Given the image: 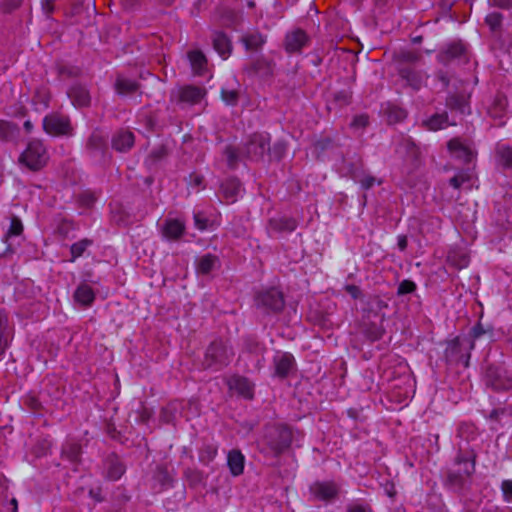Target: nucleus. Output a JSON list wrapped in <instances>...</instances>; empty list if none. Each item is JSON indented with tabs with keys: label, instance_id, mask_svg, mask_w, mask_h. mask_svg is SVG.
<instances>
[{
	"label": "nucleus",
	"instance_id": "obj_1",
	"mask_svg": "<svg viewBox=\"0 0 512 512\" xmlns=\"http://www.w3.org/2000/svg\"><path fill=\"white\" fill-rule=\"evenodd\" d=\"M292 443V430L286 425L265 427L264 435L259 441L260 451L274 457L280 456Z\"/></svg>",
	"mask_w": 512,
	"mask_h": 512
},
{
	"label": "nucleus",
	"instance_id": "obj_2",
	"mask_svg": "<svg viewBox=\"0 0 512 512\" xmlns=\"http://www.w3.org/2000/svg\"><path fill=\"white\" fill-rule=\"evenodd\" d=\"M233 356L232 349L224 341L216 340L206 349L202 366L204 369L220 370L231 362Z\"/></svg>",
	"mask_w": 512,
	"mask_h": 512
},
{
	"label": "nucleus",
	"instance_id": "obj_3",
	"mask_svg": "<svg viewBox=\"0 0 512 512\" xmlns=\"http://www.w3.org/2000/svg\"><path fill=\"white\" fill-rule=\"evenodd\" d=\"M48 161L46 147L38 139L31 140L19 157V162L32 171H39Z\"/></svg>",
	"mask_w": 512,
	"mask_h": 512
},
{
	"label": "nucleus",
	"instance_id": "obj_4",
	"mask_svg": "<svg viewBox=\"0 0 512 512\" xmlns=\"http://www.w3.org/2000/svg\"><path fill=\"white\" fill-rule=\"evenodd\" d=\"M455 464L459 466V469L449 471L447 481L456 488H463L466 480L475 471V455L473 453H459L455 458Z\"/></svg>",
	"mask_w": 512,
	"mask_h": 512
},
{
	"label": "nucleus",
	"instance_id": "obj_5",
	"mask_svg": "<svg viewBox=\"0 0 512 512\" xmlns=\"http://www.w3.org/2000/svg\"><path fill=\"white\" fill-rule=\"evenodd\" d=\"M485 383L496 392L507 391L512 388V375L504 366L491 364L485 372Z\"/></svg>",
	"mask_w": 512,
	"mask_h": 512
},
{
	"label": "nucleus",
	"instance_id": "obj_6",
	"mask_svg": "<svg viewBox=\"0 0 512 512\" xmlns=\"http://www.w3.org/2000/svg\"><path fill=\"white\" fill-rule=\"evenodd\" d=\"M270 150V137L268 134L254 133L249 136L242 148V155L252 161H259Z\"/></svg>",
	"mask_w": 512,
	"mask_h": 512
},
{
	"label": "nucleus",
	"instance_id": "obj_7",
	"mask_svg": "<svg viewBox=\"0 0 512 512\" xmlns=\"http://www.w3.org/2000/svg\"><path fill=\"white\" fill-rule=\"evenodd\" d=\"M255 305L265 312L278 313L284 308V295L277 288L262 290L256 294Z\"/></svg>",
	"mask_w": 512,
	"mask_h": 512
},
{
	"label": "nucleus",
	"instance_id": "obj_8",
	"mask_svg": "<svg viewBox=\"0 0 512 512\" xmlns=\"http://www.w3.org/2000/svg\"><path fill=\"white\" fill-rule=\"evenodd\" d=\"M312 496L326 503L334 502L340 493V486L334 481H317L310 486Z\"/></svg>",
	"mask_w": 512,
	"mask_h": 512
},
{
	"label": "nucleus",
	"instance_id": "obj_9",
	"mask_svg": "<svg viewBox=\"0 0 512 512\" xmlns=\"http://www.w3.org/2000/svg\"><path fill=\"white\" fill-rule=\"evenodd\" d=\"M126 471V466L120 457L114 453L103 460V476L110 481L119 480Z\"/></svg>",
	"mask_w": 512,
	"mask_h": 512
},
{
	"label": "nucleus",
	"instance_id": "obj_10",
	"mask_svg": "<svg viewBox=\"0 0 512 512\" xmlns=\"http://www.w3.org/2000/svg\"><path fill=\"white\" fill-rule=\"evenodd\" d=\"M43 129L53 136L67 134L70 130L69 120L59 114L47 115L43 119Z\"/></svg>",
	"mask_w": 512,
	"mask_h": 512
},
{
	"label": "nucleus",
	"instance_id": "obj_11",
	"mask_svg": "<svg viewBox=\"0 0 512 512\" xmlns=\"http://www.w3.org/2000/svg\"><path fill=\"white\" fill-rule=\"evenodd\" d=\"M310 45V37L302 29H296L287 33L285 37V50L288 53H300Z\"/></svg>",
	"mask_w": 512,
	"mask_h": 512
},
{
	"label": "nucleus",
	"instance_id": "obj_12",
	"mask_svg": "<svg viewBox=\"0 0 512 512\" xmlns=\"http://www.w3.org/2000/svg\"><path fill=\"white\" fill-rule=\"evenodd\" d=\"M173 476L166 464H159L151 479V489L155 493H160L163 490L172 486Z\"/></svg>",
	"mask_w": 512,
	"mask_h": 512
},
{
	"label": "nucleus",
	"instance_id": "obj_13",
	"mask_svg": "<svg viewBox=\"0 0 512 512\" xmlns=\"http://www.w3.org/2000/svg\"><path fill=\"white\" fill-rule=\"evenodd\" d=\"M297 221L292 217L271 218L267 225V231L270 236L279 233H291L297 228Z\"/></svg>",
	"mask_w": 512,
	"mask_h": 512
},
{
	"label": "nucleus",
	"instance_id": "obj_14",
	"mask_svg": "<svg viewBox=\"0 0 512 512\" xmlns=\"http://www.w3.org/2000/svg\"><path fill=\"white\" fill-rule=\"evenodd\" d=\"M211 41L214 50L224 60L227 59L232 53V42L230 37L223 31L215 30L211 34Z\"/></svg>",
	"mask_w": 512,
	"mask_h": 512
},
{
	"label": "nucleus",
	"instance_id": "obj_15",
	"mask_svg": "<svg viewBox=\"0 0 512 512\" xmlns=\"http://www.w3.org/2000/svg\"><path fill=\"white\" fill-rule=\"evenodd\" d=\"M400 77L406 81L407 85L414 90H419L426 82L428 76L424 71L416 70L412 67H403L399 70Z\"/></svg>",
	"mask_w": 512,
	"mask_h": 512
},
{
	"label": "nucleus",
	"instance_id": "obj_16",
	"mask_svg": "<svg viewBox=\"0 0 512 512\" xmlns=\"http://www.w3.org/2000/svg\"><path fill=\"white\" fill-rule=\"evenodd\" d=\"M135 142L133 132L128 129H120L114 133L111 139L112 148L118 152L129 151Z\"/></svg>",
	"mask_w": 512,
	"mask_h": 512
},
{
	"label": "nucleus",
	"instance_id": "obj_17",
	"mask_svg": "<svg viewBox=\"0 0 512 512\" xmlns=\"http://www.w3.org/2000/svg\"><path fill=\"white\" fill-rule=\"evenodd\" d=\"M206 90L195 85H186L179 89L178 99L180 102L191 105L198 104L205 96Z\"/></svg>",
	"mask_w": 512,
	"mask_h": 512
},
{
	"label": "nucleus",
	"instance_id": "obj_18",
	"mask_svg": "<svg viewBox=\"0 0 512 512\" xmlns=\"http://www.w3.org/2000/svg\"><path fill=\"white\" fill-rule=\"evenodd\" d=\"M228 386L230 390L236 392L238 395L246 398L252 399L254 393L253 384L245 377L241 376H233L228 381Z\"/></svg>",
	"mask_w": 512,
	"mask_h": 512
},
{
	"label": "nucleus",
	"instance_id": "obj_19",
	"mask_svg": "<svg viewBox=\"0 0 512 512\" xmlns=\"http://www.w3.org/2000/svg\"><path fill=\"white\" fill-rule=\"evenodd\" d=\"M67 95L75 107H87L91 103L89 91L80 84L73 85L68 90Z\"/></svg>",
	"mask_w": 512,
	"mask_h": 512
},
{
	"label": "nucleus",
	"instance_id": "obj_20",
	"mask_svg": "<svg viewBox=\"0 0 512 512\" xmlns=\"http://www.w3.org/2000/svg\"><path fill=\"white\" fill-rule=\"evenodd\" d=\"M275 374L285 378L295 367V359L290 353H283L274 358Z\"/></svg>",
	"mask_w": 512,
	"mask_h": 512
},
{
	"label": "nucleus",
	"instance_id": "obj_21",
	"mask_svg": "<svg viewBox=\"0 0 512 512\" xmlns=\"http://www.w3.org/2000/svg\"><path fill=\"white\" fill-rule=\"evenodd\" d=\"M82 453L81 445L74 439H68L62 446V457L66 458L71 463H79Z\"/></svg>",
	"mask_w": 512,
	"mask_h": 512
},
{
	"label": "nucleus",
	"instance_id": "obj_22",
	"mask_svg": "<svg viewBox=\"0 0 512 512\" xmlns=\"http://www.w3.org/2000/svg\"><path fill=\"white\" fill-rule=\"evenodd\" d=\"M508 99L503 93H497L488 109L489 115L494 119H502L507 113Z\"/></svg>",
	"mask_w": 512,
	"mask_h": 512
},
{
	"label": "nucleus",
	"instance_id": "obj_23",
	"mask_svg": "<svg viewBox=\"0 0 512 512\" xmlns=\"http://www.w3.org/2000/svg\"><path fill=\"white\" fill-rule=\"evenodd\" d=\"M74 299L84 307H89L95 300V292L87 283H81L74 292Z\"/></svg>",
	"mask_w": 512,
	"mask_h": 512
},
{
	"label": "nucleus",
	"instance_id": "obj_24",
	"mask_svg": "<svg viewBox=\"0 0 512 512\" xmlns=\"http://www.w3.org/2000/svg\"><path fill=\"white\" fill-rule=\"evenodd\" d=\"M448 125H452L449 122L447 112L436 113L422 122V127L428 131H438Z\"/></svg>",
	"mask_w": 512,
	"mask_h": 512
},
{
	"label": "nucleus",
	"instance_id": "obj_25",
	"mask_svg": "<svg viewBox=\"0 0 512 512\" xmlns=\"http://www.w3.org/2000/svg\"><path fill=\"white\" fill-rule=\"evenodd\" d=\"M219 266V257L210 253L199 257L196 261L197 272L203 275L209 274L212 270Z\"/></svg>",
	"mask_w": 512,
	"mask_h": 512
},
{
	"label": "nucleus",
	"instance_id": "obj_26",
	"mask_svg": "<svg viewBox=\"0 0 512 512\" xmlns=\"http://www.w3.org/2000/svg\"><path fill=\"white\" fill-rule=\"evenodd\" d=\"M241 184L237 179H227L221 185V192L226 203H233L236 201L237 195L240 192Z\"/></svg>",
	"mask_w": 512,
	"mask_h": 512
},
{
	"label": "nucleus",
	"instance_id": "obj_27",
	"mask_svg": "<svg viewBox=\"0 0 512 512\" xmlns=\"http://www.w3.org/2000/svg\"><path fill=\"white\" fill-rule=\"evenodd\" d=\"M192 70L197 75H203L207 67V58L200 50H192L187 54Z\"/></svg>",
	"mask_w": 512,
	"mask_h": 512
},
{
	"label": "nucleus",
	"instance_id": "obj_28",
	"mask_svg": "<svg viewBox=\"0 0 512 512\" xmlns=\"http://www.w3.org/2000/svg\"><path fill=\"white\" fill-rule=\"evenodd\" d=\"M185 230L184 224L177 219H169L163 227V235L170 240L179 239Z\"/></svg>",
	"mask_w": 512,
	"mask_h": 512
},
{
	"label": "nucleus",
	"instance_id": "obj_29",
	"mask_svg": "<svg viewBox=\"0 0 512 512\" xmlns=\"http://www.w3.org/2000/svg\"><path fill=\"white\" fill-rule=\"evenodd\" d=\"M248 73L268 77L273 74V66L270 61L263 57L255 59L247 68Z\"/></svg>",
	"mask_w": 512,
	"mask_h": 512
},
{
	"label": "nucleus",
	"instance_id": "obj_30",
	"mask_svg": "<svg viewBox=\"0 0 512 512\" xmlns=\"http://www.w3.org/2000/svg\"><path fill=\"white\" fill-rule=\"evenodd\" d=\"M495 158L497 164L503 168H512V147L503 143L497 144Z\"/></svg>",
	"mask_w": 512,
	"mask_h": 512
},
{
	"label": "nucleus",
	"instance_id": "obj_31",
	"mask_svg": "<svg viewBox=\"0 0 512 512\" xmlns=\"http://www.w3.org/2000/svg\"><path fill=\"white\" fill-rule=\"evenodd\" d=\"M449 150L455 157L462 159L465 162H470L473 158V152L465 146L459 139H452L448 142Z\"/></svg>",
	"mask_w": 512,
	"mask_h": 512
},
{
	"label": "nucleus",
	"instance_id": "obj_32",
	"mask_svg": "<svg viewBox=\"0 0 512 512\" xmlns=\"http://www.w3.org/2000/svg\"><path fill=\"white\" fill-rule=\"evenodd\" d=\"M244 456L239 450H232L228 454V466L234 476H239L244 470Z\"/></svg>",
	"mask_w": 512,
	"mask_h": 512
},
{
	"label": "nucleus",
	"instance_id": "obj_33",
	"mask_svg": "<svg viewBox=\"0 0 512 512\" xmlns=\"http://www.w3.org/2000/svg\"><path fill=\"white\" fill-rule=\"evenodd\" d=\"M19 128L17 124L7 120H0V141L10 142L18 135Z\"/></svg>",
	"mask_w": 512,
	"mask_h": 512
},
{
	"label": "nucleus",
	"instance_id": "obj_34",
	"mask_svg": "<svg viewBox=\"0 0 512 512\" xmlns=\"http://www.w3.org/2000/svg\"><path fill=\"white\" fill-rule=\"evenodd\" d=\"M464 51L465 48L461 43H452L447 47L445 51L438 55V60L443 64H447L452 59L461 56Z\"/></svg>",
	"mask_w": 512,
	"mask_h": 512
},
{
	"label": "nucleus",
	"instance_id": "obj_35",
	"mask_svg": "<svg viewBox=\"0 0 512 512\" xmlns=\"http://www.w3.org/2000/svg\"><path fill=\"white\" fill-rule=\"evenodd\" d=\"M139 84L136 81L118 76L115 82V90L120 95H128L136 92Z\"/></svg>",
	"mask_w": 512,
	"mask_h": 512
},
{
	"label": "nucleus",
	"instance_id": "obj_36",
	"mask_svg": "<svg viewBox=\"0 0 512 512\" xmlns=\"http://www.w3.org/2000/svg\"><path fill=\"white\" fill-rule=\"evenodd\" d=\"M51 99L50 91L47 87L41 86L37 88L32 97V103L35 106H41L47 108Z\"/></svg>",
	"mask_w": 512,
	"mask_h": 512
},
{
	"label": "nucleus",
	"instance_id": "obj_37",
	"mask_svg": "<svg viewBox=\"0 0 512 512\" xmlns=\"http://www.w3.org/2000/svg\"><path fill=\"white\" fill-rule=\"evenodd\" d=\"M242 42L247 50L256 51L263 46L265 39L260 33L255 32L243 36Z\"/></svg>",
	"mask_w": 512,
	"mask_h": 512
},
{
	"label": "nucleus",
	"instance_id": "obj_38",
	"mask_svg": "<svg viewBox=\"0 0 512 512\" xmlns=\"http://www.w3.org/2000/svg\"><path fill=\"white\" fill-rule=\"evenodd\" d=\"M92 240L84 238L74 244L70 248L71 262H74L77 258L81 257L86 249L92 245Z\"/></svg>",
	"mask_w": 512,
	"mask_h": 512
},
{
	"label": "nucleus",
	"instance_id": "obj_39",
	"mask_svg": "<svg viewBox=\"0 0 512 512\" xmlns=\"http://www.w3.org/2000/svg\"><path fill=\"white\" fill-rule=\"evenodd\" d=\"M467 102L464 95L461 94H453L449 96L446 100V106L451 110H459L464 113Z\"/></svg>",
	"mask_w": 512,
	"mask_h": 512
},
{
	"label": "nucleus",
	"instance_id": "obj_40",
	"mask_svg": "<svg viewBox=\"0 0 512 512\" xmlns=\"http://www.w3.org/2000/svg\"><path fill=\"white\" fill-rule=\"evenodd\" d=\"M7 330H8V317L0 310V357L3 355L7 347Z\"/></svg>",
	"mask_w": 512,
	"mask_h": 512
},
{
	"label": "nucleus",
	"instance_id": "obj_41",
	"mask_svg": "<svg viewBox=\"0 0 512 512\" xmlns=\"http://www.w3.org/2000/svg\"><path fill=\"white\" fill-rule=\"evenodd\" d=\"M106 147L105 138L97 132L91 134L87 142V148L91 151H103Z\"/></svg>",
	"mask_w": 512,
	"mask_h": 512
},
{
	"label": "nucleus",
	"instance_id": "obj_42",
	"mask_svg": "<svg viewBox=\"0 0 512 512\" xmlns=\"http://www.w3.org/2000/svg\"><path fill=\"white\" fill-rule=\"evenodd\" d=\"M353 178L356 182H358L363 189L368 190L371 187L374 186V184L377 182L376 178L370 174H367L365 172L362 173H355L353 175ZM378 184H381V181H378Z\"/></svg>",
	"mask_w": 512,
	"mask_h": 512
},
{
	"label": "nucleus",
	"instance_id": "obj_43",
	"mask_svg": "<svg viewBox=\"0 0 512 512\" xmlns=\"http://www.w3.org/2000/svg\"><path fill=\"white\" fill-rule=\"evenodd\" d=\"M217 454V448L213 445H207L200 451V460L205 463L212 461Z\"/></svg>",
	"mask_w": 512,
	"mask_h": 512
},
{
	"label": "nucleus",
	"instance_id": "obj_44",
	"mask_svg": "<svg viewBox=\"0 0 512 512\" xmlns=\"http://www.w3.org/2000/svg\"><path fill=\"white\" fill-rule=\"evenodd\" d=\"M24 404L33 413H39L42 409V404L39 399L34 395H27L24 398Z\"/></svg>",
	"mask_w": 512,
	"mask_h": 512
},
{
	"label": "nucleus",
	"instance_id": "obj_45",
	"mask_svg": "<svg viewBox=\"0 0 512 512\" xmlns=\"http://www.w3.org/2000/svg\"><path fill=\"white\" fill-rule=\"evenodd\" d=\"M222 100L228 105H236L239 100V93L237 90H225L221 91Z\"/></svg>",
	"mask_w": 512,
	"mask_h": 512
},
{
	"label": "nucleus",
	"instance_id": "obj_46",
	"mask_svg": "<svg viewBox=\"0 0 512 512\" xmlns=\"http://www.w3.org/2000/svg\"><path fill=\"white\" fill-rule=\"evenodd\" d=\"M485 22L491 28V30L495 31L501 25L502 15L498 12H492L486 16Z\"/></svg>",
	"mask_w": 512,
	"mask_h": 512
},
{
	"label": "nucleus",
	"instance_id": "obj_47",
	"mask_svg": "<svg viewBox=\"0 0 512 512\" xmlns=\"http://www.w3.org/2000/svg\"><path fill=\"white\" fill-rule=\"evenodd\" d=\"M97 200V195L93 191H84L79 196V202L84 207H91Z\"/></svg>",
	"mask_w": 512,
	"mask_h": 512
},
{
	"label": "nucleus",
	"instance_id": "obj_48",
	"mask_svg": "<svg viewBox=\"0 0 512 512\" xmlns=\"http://www.w3.org/2000/svg\"><path fill=\"white\" fill-rule=\"evenodd\" d=\"M416 288L417 286L412 280H403L398 286L397 294L399 296L410 294L413 293Z\"/></svg>",
	"mask_w": 512,
	"mask_h": 512
},
{
	"label": "nucleus",
	"instance_id": "obj_49",
	"mask_svg": "<svg viewBox=\"0 0 512 512\" xmlns=\"http://www.w3.org/2000/svg\"><path fill=\"white\" fill-rule=\"evenodd\" d=\"M22 231H23V225H22L21 220L18 217L14 216L11 220V225L6 234V237L18 236L22 233Z\"/></svg>",
	"mask_w": 512,
	"mask_h": 512
},
{
	"label": "nucleus",
	"instance_id": "obj_50",
	"mask_svg": "<svg viewBox=\"0 0 512 512\" xmlns=\"http://www.w3.org/2000/svg\"><path fill=\"white\" fill-rule=\"evenodd\" d=\"M59 75L67 78L78 77L81 73L78 67L60 66L58 69Z\"/></svg>",
	"mask_w": 512,
	"mask_h": 512
},
{
	"label": "nucleus",
	"instance_id": "obj_51",
	"mask_svg": "<svg viewBox=\"0 0 512 512\" xmlns=\"http://www.w3.org/2000/svg\"><path fill=\"white\" fill-rule=\"evenodd\" d=\"M225 154L227 156L229 165L232 167L235 166L240 156L238 149L232 146H228L225 150Z\"/></svg>",
	"mask_w": 512,
	"mask_h": 512
},
{
	"label": "nucleus",
	"instance_id": "obj_52",
	"mask_svg": "<svg viewBox=\"0 0 512 512\" xmlns=\"http://www.w3.org/2000/svg\"><path fill=\"white\" fill-rule=\"evenodd\" d=\"M185 477L189 481L190 485H197L202 481V475L197 470L187 469L185 471Z\"/></svg>",
	"mask_w": 512,
	"mask_h": 512
},
{
	"label": "nucleus",
	"instance_id": "obj_53",
	"mask_svg": "<svg viewBox=\"0 0 512 512\" xmlns=\"http://www.w3.org/2000/svg\"><path fill=\"white\" fill-rule=\"evenodd\" d=\"M486 333V330L483 328L481 323H477L472 329L470 330V336L472 338V342L470 344V349L474 348V341L481 336H483Z\"/></svg>",
	"mask_w": 512,
	"mask_h": 512
},
{
	"label": "nucleus",
	"instance_id": "obj_54",
	"mask_svg": "<svg viewBox=\"0 0 512 512\" xmlns=\"http://www.w3.org/2000/svg\"><path fill=\"white\" fill-rule=\"evenodd\" d=\"M501 491L506 502H512V480H504L501 483Z\"/></svg>",
	"mask_w": 512,
	"mask_h": 512
},
{
	"label": "nucleus",
	"instance_id": "obj_55",
	"mask_svg": "<svg viewBox=\"0 0 512 512\" xmlns=\"http://www.w3.org/2000/svg\"><path fill=\"white\" fill-rule=\"evenodd\" d=\"M475 427L472 424L462 423L458 428V435L462 438L469 439L470 434H474Z\"/></svg>",
	"mask_w": 512,
	"mask_h": 512
},
{
	"label": "nucleus",
	"instance_id": "obj_56",
	"mask_svg": "<svg viewBox=\"0 0 512 512\" xmlns=\"http://www.w3.org/2000/svg\"><path fill=\"white\" fill-rule=\"evenodd\" d=\"M194 222H195V226L199 230H205L208 226V219L205 217V215L202 212H196L194 214Z\"/></svg>",
	"mask_w": 512,
	"mask_h": 512
},
{
	"label": "nucleus",
	"instance_id": "obj_57",
	"mask_svg": "<svg viewBox=\"0 0 512 512\" xmlns=\"http://www.w3.org/2000/svg\"><path fill=\"white\" fill-rule=\"evenodd\" d=\"M369 123V117L365 114L355 116L351 126L354 128H365Z\"/></svg>",
	"mask_w": 512,
	"mask_h": 512
},
{
	"label": "nucleus",
	"instance_id": "obj_58",
	"mask_svg": "<svg viewBox=\"0 0 512 512\" xmlns=\"http://www.w3.org/2000/svg\"><path fill=\"white\" fill-rule=\"evenodd\" d=\"M50 442L48 440L39 441L35 447V453L38 457L44 456L47 454L50 449Z\"/></svg>",
	"mask_w": 512,
	"mask_h": 512
},
{
	"label": "nucleus",
	"instance_id": "obj_59",
	"mask_svg": "<svg viewBox=\"0 0 512 512\" xmlns=\"http://www.w3.org/2000/svg\"><path fill=\"white\" fill-rule=\"evenodd\" d=\"M489 4L500 9L512 8V0H489Z\"/></svg>",
	"mask_w": 512,
	"mask_h": 512
},
{
	"label": "nucleus",
	"instance_id": "obj_60",
	"mask_svg": "<svg viewBox=\"0 0 512 512\" xmlns=\"http://www.w3.org/2000/svg\"><path fill=\"white\" fill-rule=\"evenodd\" d=\"M469 178L463 174H459V175H455L454 177H452L450 179V184L454 187V188H460L462 186V184L467 181Z\"/></svg>",
	"mask_w": 512,
	"mask_h": 512
},
{
	"label": "nucleus",
	"instance_id": "obj_61",
	"mask_svg": "<svg viewBox=\"0 0 512 512\" xmlns=\"http://www.w3.org/2000/svg\"><path fill=\"white\" fill-rule=\"evenodd\" d=\"M345 290L347 291L348 294H350L354 299H358L361 297L362 295V292H361V289L356 286V285H347L345 287Z\"/></svg>",
	"mask_w": 512,
	"mask_h": 512
},
{
	"label": "nucleus",
	"instance_id": "obj_62",
	"mask_svg": "<svg viewBox=\"0 0 512 512\" xmlns=\"http://www.w3.org/2000/svg\"><path fill=\"white\" fill-rule=\"evenodd\" d=\"M167 154V151L164 147H159L155 150H153L150 154V157L155 160V161H158V160H161L162 158H164Z\"/></svg>",
	"mask_w": 512,
	"mask_h": 512
},
{
	"label": "nucleus",
	"instance_id": "obj_63",
	"mask_svg": "<svg viewBox=\"0 0 512 512\" xmlns=\"http://www.w3.org/2000/svg\"><path fill=\"white\" fill-rule=\"evenodd\" d=\"M372 304L375 306L376 309L378 310H382L384 308H387L388 307V304L385 300H383L382 298H380L379 296H375L373 297L372 299Z\"/></svg>",
	"mask_w": 512,
	"mask_h": 512
},
{
	"label": "nucleus",
	"instance_id": "obj_64",
	"mask_svg": "<svg viewBox=\"0 0 512 512\" xmlns=\"http://www.w3.org/2000/svg\"><path fill=\"white\" fill-rule=\"evenodd\" d=\"M152 416V412L146 408V407H142L140 412H139V417H140V420L142 423H146Z\"/></svg>",
	"mask_w": 512,
	"mask_h": 512
}]
</instances>
